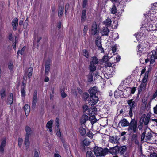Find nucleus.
<instances>
[{"label":"nucleus","instance_id":"f257e3e1","mask_svg":"<svg viewBox=\"0 0 157 157\" xmlns=\"http://www.w3.org/2000/svg\"><path fill=\"white\" fill-rule=\"evenodd\" d=\"M127 150V147L125 146H119L117 145L110 148L109 152L113 155H115L119 153L122 155L124 154Z\"/></svg>","mask_w":157,"mask_h":157},{"label":"nucleus","instance_id":"f03ea898","mask_svg":"<svg viewBox=\"0 0 157 157\" xmlns=\"http://www.w3.org/2000/svg\"><path fill=\"white\" fill-rule=\"evenodd\" d=\"M94 152L95 155L97 156H104L107 154L109 150L107 148L103 149L101 147L95 146L94 148Z\"/></svg>","mask_w":157,"mask_h":157},{"label":"nucleus","instance_id":"7ed1b4c3","mask_svg":"<svg viewBox=\"0 0 157 157\" xmlns=\"http://www.w3.org/2000/svg\"><path fill=\"white\" fill-rule=\"evenodd\" d=\"M149 71H146L142 79V82L138 88V93H140L143 90L145 89L147 82L148 79Z\"/></svg>","mask_w":157,"mask_h":157},{"label":"nucleus","instance_id":"20e7f679","mask_svg":"<svg viewBox=\"0 0 157 157\" xmlns=\"http://www.w3.org/2000/svg\"><path fill=\"white\" fill-rule=\"evenodd\" d=\"M129 124L127 129L128 131L131 133H135L137 128V121L135 119H132Z\"/></svg>","mask_w":157,"mask_h":157},{"label":"nucleus","instance_id":"39448f33","mask_svg":"<svg viewBox=\"0 0 157 157\" xmlns=\"http://www.w3.org/2000/svg\"><path fill=\"white\" fill-rule=\"evenodd\" d=\"M152 132L150 130H145L142 134L141 140H143L144 139L146 141H149L152 137Z\"/></svg>","mask_w":157,"mask_h":157},{"label":"nucleus","instance_id":"423d86ee","mask_svg":"<svg viewBox=\"0 0 157 157\" xmlns=\"http://www.w3.org/2000/svg\"><path fill=\"white\" fill-rule=\"evenodd\" d=\"M98 101L99 98L97 96H90L88 103L90 105L94 106L96 105Z\"/></svg>","mask_w":157,"mask_h":157},{"label":"nucleus","instance_id":"0eeeda50","mask_svg":"<svg viewBox=\"0 0 157 157\" xmlns=\"http://www.w3.org/2000/svg\"><path fill=\"white\" fill-rule=\"evenodd\" d=\"M90 96H96V94L98 93V88L96 86L91 87L88 91Z\"/></svg>","mask_w":157,"mask_h":157},{"label":"nucleus","instance_id":"6e6552de","mask_svg":"<svg viewBox=\"0 0 157 157\" xmlns=\"http://www.w3.org/2000/svg\"><path fill=\"white\" fill-rule=\"evenodd\" d=\"M37 93L36 90L34 91L32 98V107L33 108H35L37 102Z\"/></svg>","mask_w":157,"mask_h":157},{"label":"nucleus","instance_id":"1a4fd4ad","mask_svg":"<svg viewBox=\"0 0 157 157\" xmlns=\"http://www.w3.org/2000/svg\"><path fill=\"white\" fill-rule=\"evenodd\" d=\"M151 52L150 60V64H153L155 62V59H157V50L156 51H153Z\"/></svg>","mask_w":157,"mask_h":157},{"label":"nucleus","instance_id":"9d476101","mask_svg":"<svg viewBox=\"0 0 157 157\" xmlns=\"http://www.w3.org/2000/svg\"><path fill=\"white\" fill-rule=\"evenodd\" d=\"M51 61L50 59L48 60L45 65V75H48L50 71V66L51 65Z\"/></svg>","mask_w":157,"mask_h":157},{"label":"nucleus","instance_id":"9b49d317","mask_svg":"<svg viewBox=\"0 0 157 157\" xmlns=\"http://www.w3.org/2000/svg\"><path fill=\"white\" fill-rule=\"evenodd\" d=\"M119 139L116 136L110 137L109 139V141L113 144H119Z\"/></svg>","mask_w":157,"mask_h":157},{"label":"nucleus","instance_id":"f8f14e48","mask_svg":"<svg viewBox=\"0 0 157 157\" xmlns=\"http://www.w3.org/2000/svg\"><path fill=\"white\" fill-rule=\"evenodd\" d=\"M91 32L92 34L93 35L96 34L98 32L97 24L95 22L92 24Z\"/></svg>","mask_w":157,"mask_h":157},{"label":"nucleus","instance_id":"ddd939ff","mask_svg":"<svg viewBox=\"0 0 157 157\" xmlns=\"http://www.w3.org/2000/svg\"><path fill=\"white\" fill-rule=\"evenodd\" d=\"M110 31L108 29V27H104L102 28L100 31V33L102 36H108Z\"/></svg>","mask_w":157,"mask_h":157},{"label":"nucleus","instance_id":"4468645a","mask_svg":"<svg viewBox=\"0 0 157 157\" xmlns=\"http://www.w3.org/2000/svg\"><path fill=\"white\" fill-rule=\"evenodd\" d=\"M87 17L86 12L85 10H83L82 11L81 21V22L83 23L86 20Z\"/></svg>","mask_w":157,"mask_h":157},{"label":"nucleus","instance_id":"2eb2a0df","mask_svg":"<svg viewBox=\"0 0 157 157\" xmlns=\"http://www.w3.org/2000/svg\"><path fill=\"white\" fill-rule=\"evenodd\" d=\"M121 124L122 127H125L128 126L130 124L127 120L126 119L124 118L121 119L120 121L119 122V124Z\"/></svg>","mask_w":157,"mask_h":157},{"label":"nucleus","instance_id":"dca6fc26","mask_svg":"<svg viewBox=\"0 0 157 157\" xmlns=\"http://www.w3.org/2000/svg\"><path fill=\"white\" fill-rule=\"evenodd\" d=\"M18 19L17 18H15L14 20L12 21L11 24L13 27V30H16L17 28L18 25Z\"/></svg>","mask_w":157,"mask_h":157},{"label":"nucleus","instance_id":"f3484780","mask_svg":"<svg viewBox=\"0 0 157 157\" xmlns=\"http://www.w3.org/2000/svg\"><path fill=\"white\" fill-rule=\"evenodd\" d=\"M25 130L26 134L25 137H26V136H27L28 138H29V136L33 133L32 131L31 130V128L28 126H26L25 127Z\"/></svg>","mask_w":157,"mask_h":157},{"label":"nucleus","instance_id":"a211bd4d","mask_svg":"<svg viewBox=\"0 0 157 157\" xmlns=\"http://www.w3.org/2000/svg\"><path fill=\"white\" fill-rule=\"evenodd\" d=\"M133 99H132L129 100L127 101V104L129 105V108L132 109H134L136 106L135 102L134 101H133Z\"/></svg>","mask_w":157,"mask_h":157},{"label":"nucleus","instance_id":"6ab92c4d","mask_svg":"<svg viewBox=\"0 0 157 157\" xmlns=\"http://www.w3.org/2000/svg\"><path fill=\"white\" fill-rule=\"evenodd\" d=\"M6 144V140L4 139L2 140L0 145V151L1 153H3L4 152V148L5 147Z\"/></svg>","mask_w":157,"mask_h":157},{"label":"nucleus","instance_id":"aec40b11","mask_svg":"<svg viewBox=\"0 0 157 157\" xmlns=\"http://www.w3.org/2000/svg\"><path fill=\"white\" fill-rule=\"evenodd\" d=\"M24 146L25 148L27 150L29 147L30 145V141L29 140V138L26 137H25L24 140Z\"/></svg>","mask_w":157,"mask_h":157},{"label":"nucleus","instance_id":"412c9836","mask_svg":"<svg viewBox=\"0 0 157 157\" xmlns=\"http://www.w3.org/2000/svg\"><path fill=\"white\" fill-rule=\"evenodd\" d=\"M88 119V116L86 115H83L80 120V123L81 124L85 123Z\"/></svg>","mask_w":157,"mask_h":157},{"label":"nucleus","instance_id":"4be33fe9","mask_svg":"<svg viewBox=\"0 0 157 157\" xmlns=\"http://www.w3.org/2000/svg\"><path fill=\"white\" fill-rule=\"evenodd\" d=\"M24 108L25 112V115L26 116H27L29 115L30 111V106L28 104H25L24 106Z\"/></svg>","mask_w":157,"mask_h":157},{"label":"nucleus","instance_id":"5701e85b","mask_svg":"<svg viewBox=\"0 0 157 157\" xmlns=\"http://www.w3.org/2000/svg\"><path fill=\"white\" fill-rule=\"evenodd\" d=\"M103 22L104 24L107 26V27H108L111 26L112 21L110 19L108 18L104 21Z\"/></svg>","mask_w":157,"mask_h":157},{"label":"nucleus","instance_id":"b1692460","mask_svg":"<svg viewBox=\"0 0 157 157\" xmlns=\"http://www.w3.org/2000/svg\"><path fill=\"white\" fill-rule=\"evenodd\" d=\"M151 117V115L148 114L146 116L144 120V124L147 125L148 124Z\"/></svg>","mask_w":157,"mask_h":157},{"label":"nucleus","instance_id":"393cba45","mask_svg":"<svg viewBox=\"0 0 157 157\" xmlns=\"http://www.w3.org/2000/svg\"><path fill=\"white\" fill-rule=\"evenodd\" d=\"M53 121L51 120L48 121L46 124L47 128L49 129V130L50 132H52V124Z\"/></svg>","mask_w":157,"mask_h":157},{"label":"nucleus","instance_id":"a878e982","mask_svg":"<svg viewBox=\"0 0 157 157\" xmlns=\"http://www.w3.org/2000/svg\"><path fill=\"white\" fill-rule=\"evenodd\" d=\"M98 59L96 57H92V61L90 62V63L95 65L98 63Z\"/></svg>","mask_w":157,"mask_h":157},{"label":"nucleus","instance_id":"bb28decb","mask_svg":"<svg viewBox=\"0 0 157 157\" xmlns=\"http://www.w3.org/2000/svg\"><path fill=\"white\" fill-rule=\"evenodd\" d=\"M89 120L92 125L96 123L97 121L96 119L94 116H92L90 117Z\"/></svg>","mask_w":157,"mask_h":157},{"label":"nucleus","instance_id":"cd10ccee","mask_svg":"<svg viewBox=\"0 0 157 157\" xmlns=\"http://www.w3.org/2000/svg\"><path fill=\"white\" fill-rule=\"evenodd\" d=\"M63 12V7L59 6V7L58 16L60 17Z\"/></svg>","mask_w":157,"mask_h":157},{"label":"nucleus","instance_id":"c85d7f7f","mask_svg":"<svg viewBox=\"0 0 157 157\" xmlns=\"http://www.w3.org/2000/svg\"><path fill=\"white\" fill-rule=\"evenodd\" d=\"M10 95L9 97V98H8V103L11 105L12 104L13 101V96L12 94L11 93L10 94Z\"/></svg>","mask_w":157,"mask_h":157},{"label":"nucleus","instance_id":"c756f323","mask_svg":"<svg viewBox=\"0 0 157 157\" xmlns=\"http://www.w3.org/2000/svg\"><path fill=\"white\" fill-rule=\"evenodd\" d=\"M89 69L91 71L94 72L96 70V67L94 64L90 63V65L89 67Z\"/></svg>","mask_w":157,"mask_h":157},{"label":"nucleus","instance_id":"7c9ffc66","mask_svg":"<svg viewBox=\"0 0 157 157\" xmlns=\"http://www.w3.org/2000/svg\"><path fill=\"white\" fill-rule=\"evenodd\" d=\"M79 132L82 135H84L86 134V132L85 129L82 127H80Z\"/></svg>","mask_w":157,"mask_h":157},{"label":"nucleus","instance_id":"2f4dec72","mask_svg":"<svg viewBox=\"0 0 157 157\" xmlns=\"http://www.w3.org/2000/svg\"><path fill=\"white\" fill-rule=\"evenodd\" d=\"M96 45L98 48L102 50H103V48L102 47V45L101 42L99 40H97L96 41Z\"/></svg>","mask_w":157,"mask_h":157},{"label":"nucleus","instance_id":"473e14b6","mask_svg":"<svg viewBox=\"0 0 157 157\" xmlns=\"http://www.w3.org/2000/svg\"><path fill=\"white\" fill-rule=\"evenodd\" d=\"M89 97H90V95L88 93L85 92L83 94L82 98L84 100H86Z\"/></svg>","mask_w":157,"mask_h":157},{"label":"nucleus","instance_id":"72a5a7b5","mask_svg":"<svg viewBox=\"0 0 157 157\" xmlns=\"http://www.w3.org/2000/svg\"><path fill=\"white\" fill-rule=\"evenodd\" d=\"M25 48L24 47L21 50H19L17 53V56L18 57L19 54H20L22 55L24 53L25 50Z\"/></svg>","mask_w":157,"mask_h":157},{"label":"nucleus","instance_id":"f704fd0d","mask_svg":"<svg viewBox=\"0 0 157 157\" xmlns=\"http://www.w3.org/2000/svg\"><path fill=\"white\" fill-rule=\"evenodd\" d=\"M147 100L148 97H144L143 98L142 100V102L143 104V105L144 106L146 105Z\"/></svg>","mask_w":157,"mask_h":157},{"label":"nucleus","instance_id":"c9c22d12","mask_svg":"<svg viewBox=\"0 0 157 157\" xmlns=\"http://www.w3.org/2000/svg\"><path fill=\"white\" fill-rule=\"evenodd\" d=\"M86 157H95L92 152L90 151H88L86 153Z\"/></svg>","mask_w":157,"mask_h":157},{"label":"nucleus","instance_id":"e433bc0d","mask_svg":"<svg viewBox=\"0 0 157 157\" xmlns=\"http://www.w3.org/2000/svg\"><path fill=\"white\" fill-rule=\"evenodd\" d=\"M0 96L2 99H3L6 96L5 91L4 89H2L0 91Z\"/></svg>","mask_w":157,"mask_h":157},{"label":"nucleus","instance_id":"4c0bfd02","mask_svg":"<svg viewBox=\"0 0 157 157\" xmlns=\"http://www.w3.org/2000/svg\"><path fill=\"white\" fill-rule=\"evenodd\" d=\"M88 82H92L93 80V76L92 74H89L88 76Z\"/></svg>","mask_w":157,"mask_h":157},{"label":"nucleus","instance_id":"58836bf2","mask_svg":"<svg viewBox=\"0 0 157 157\" xmlns=\"http://www.w3.org/2000/svg\"><path fill=\"white\" fill-rule=\"evenodd\" d=\"M83 144L86 146H88L89 145L90 142V140L87 139H85L83 141Z\"/></svg>","mask_w":157,"mask_h":157},{"label":"nucleus","instance_id":"ea45409f","mask_svg":"<svg viewBox=\"0 0 157 157\" xmlns=\"http://www.w3.org/2000/svg\"><path fill=\"white\" fill-rule=\"evenodd\" d=\"M111 13L113 14H115L117 13V10L116 7L115 5H113V7L111 9Z\"/></svg>","mask_w":157,"mask_h":157},{"label":"nucleus","instance_id":"a19ab883","mask_svg":"<svg viewBox=\"0 0 157 157\" xmlns=\"http://www.w3.org/2000/svg\"><path fill=\"white\" fill-rule=\"evenodd\" d=\"M25 88H21V95L24 97H25Z\"/></svg>","mask_w":157,"mask_h":157},{"label":"nucleus","instance_id":"79ce46f5","mask_svg":"<svg viewBox=\"0 0 157 157\" xmlns=\"http://www.w3.org/2000/svg\"><path fill=\"white\" fill-rule=\"evenodd\" d=\"M88 30V27L87 26L85 25L83 30V34L84 36L86 35L87 32Z\"/></svg>","mask_w":157,"mask_h":157},{"label":"nucleus","instance_id":"37998d69","mask_svg":"<svg viewBox=\"0 0 157 157\" xmlns=\"http://www.w3.org/2000/svg\"><path fill=\"white\" fill-rule=\"evenodd\" d=\"M83 52L84 56L86 58H88L89 57L88 52L86 50H83Z\"/></svg>","mask_w":157,"mask_h":157},{"label":"nucleus","instance_id":"c03bdc74","mask_svg":"<svg viewBox=\"0 0 157 157\" xmlns=\"http://www.w3.org/2000/svg\"><path fill=\"white\" fill-rule=\"evenodd\" d=\"M117 45L116 44H115L113 45V46H112V50L113 53L116 52V48L117 47Z\"/></svg>","mask_w":157,"mask_h":157},{"label":"nucleus","instance_id":"a18cd8bd","mask_svg":"<svg viewBox=\"0 0 157 157\" xmlns=\"http://www.w3.org/2000/svg\"><path fill=\"white\" fill-rule=\"evenodd\" d=\"M13 63L12 62H10L8 63V68L11 71L13 70Z\"/></svg>","mask_w":157,"mask_h":157},{"label":"nucleus","instance_id":"49530a36","mask_svg":"<svg viewBox=\"0 0 157 157\" xmlns=\"http://www.w3.org/2000/svg\"><path fill=\"white\" fill-rule=\"evenodd\" d=\"M146 117V115L145 114L142 115L140 118V123H143Z\"/></svg>","mask_w":157,"mask_h":157},{"label":"nucleus","instance_id":"de8ad7c7","mask_svg":"<svg viewBox=\"0 0 157 157\" xmlns=\"http://www.w3.org/2000/svg\"><path fill=\"white\" fill-rule=\"evenodd\" d=\"M23 142V140L21 138H19L18 140V144L19 146L21 147Z\"/></svg>","mask_w":157,"mask_h":157},{"label":"nucleus","instance_id":"09e8293b","mask_svg":"<svg viewBox=\"0 0 157 157\" xmlns=\"http://www.w3.org/2000/svg\"><path fill=\"white\" fill-rule=\"evenodd\" d=\"M124 82H122L120 84L118 88V90H119L120 91H121L123 89V86L124 85Z\"/></svg>","mask_w":157,"mask_h":157},{"label":"nucleus","instance_id":"8fccbe9b","mask_svg":"<svg viewBox=\"0 0 157 157\" xmlns=\"http://www.w3.org/2000/svg\"><path fill=\"white\" fill-rule=\"evenodd\" d=\"M87 0H83L82 2V7L85 8L87 4Z\"/></svg>","mask_w":157,"mask_h":157},{"label":"nucleus","instance_id":"3c124183","mask_svg":"<svg viewBox=\"0 0 157 157\" xmlns=\"http://www.w3.org/2000/svg\"><path fill=\"white\" fill-rule=\"evenodd\" d=\"M142 48H141V46L140 44L138 45L137 46V51L138 52H141Z\"/></svg>","mask_w":157,"mask_h":157},{"label":"nucleus","instance_id":"603ef678","mask_svg":"<svg viewBox=\"0 0 157 157\" xmlns=\"http://www.w3.org/2000/svg\"><path fill=\"white\" fill-rule=\"evenodd\" d=\"M144 106L145 107V109L146 110H149L151 106L150 102L147 105V104L146 106Z\"/></svg>","mask_w":157,"mask_h":157},{"label":"nucleus","instance_id":"864d4df0","mask_svg":"<svg viewBox=\"0 0 157 157\" xmlns=\"http://www.w3.org/2000/svg\"><path fill=\"white\" fill-rule=\"evenodd\" d=\"M133 110V109L130 108V110H129V115L130 117L131 118H132L133 116V113H132Z\"/></svg>","mask_w":157,"mask_h":157},{"label":"nucleus","instance_id":"5fc2aeb1","mask_svg":"<svg viewBox=\"0 0 157 157\" xmlns=\"http://www.w3.org/2000/svg\"><path fill=\"white\" fill-rule=\"evenodd\" d=\"M93 135L91 132L89 131L87 133V136L89 137L92 138Z\"/></svg>","mask_w":157,"mask_h":157},{"label":"nucleus","instance_id":"6e6d98bb","mask_svg":"<svg viewBox=\"0 0 157 157\" xmlns=\"http://www.w3.org/2000/svg\"><path fill=\"white\" fill-rule=\"evenodd\" d=\"M114 93V96L116 98H118L120 97V94H119L118 92L117 91H115Z\"/></svg>","mask_w":157,"mask_h":157},{"label":"nucleus","instance_id":"4d7b16f0","mask_svg":"<svg viewBox=\"0 0 157 157\" xmlns=\"http://www.w3.org/2000/svg\"><path fill=\"white\" fill-rule=\"evenodd\" d=\"M61 96L63 98H65L67 96L66 94L64 92V91L63 90L61 91Z\"/></svg>","mask_w":157,"mask_h":157},{"label":"nucleus","instance_id":"13d9d810","mask_svg":"<svg viewBox=\"0 0 157 157\" xmlns=\"http://www.w3.org/2000/svg\"><path fill=\"white\" fill-rule=\"evenodd\" d=\"M82 108L84 111H85L88 109V107L87 105H83Z\"/></svg>","mask_w":157,"mask_h":157},{"label":"nucleus","instance_id":"bf43d9fd","mask_svg":"<svg viewBox=\"0 0 157 157\" xmlns=\"http://www.w3.org/2000/svg\"><path fill=\"white\" fill-rule=\"evenodd\" d=\"M131 93L132 94H134L136 90V89L135 87L130 88Z\"/></svg>","mask_w":157,"mask_h":157},{"label":"nucleus","instance_id":"052dcab7","mask_svg":"<svg viewBox=\"0 0 157 157\" xmlns=\"http://www.w3.org/2000/svg\"><path fill=\"white\" fill-rule=\"evenodd\" d=\"M143 124L140 123V124H139L138 126V128L140 130H141L143 128Z\"/></svg>","mask_w":157,"mask_h":157},{"label":"nucleus","instance_id":"680f3d73","mask_svg":"<svg viewBox=\"0 0 157 157\" xmlns=\"http://www.w3.org/2000/svg\"><path fill=\"white\" fill-rule=\"evenodd\" d=\"M153 110L154 113L157 114V104L153 108Z\"/></svg>","mask_w":157,"mask_h":157},{"label":"nucleus","instance_id":"e2e57ef3","mask_svg":"<svg viewBox=\"0 0 157 157\" xmlns=\"http://www.w3.org/2000/svg\"><path fill=\"white\" fill-rule=\"evenodd\" d=\"M34 157H39V154L37 151H35Z\"/></svg>","mask_w":157,"mask_h":157},{"label":"nucleus","instance_id":"0e129e2a","mask_svg":"<svg viewBox=\"0 0 157 157\" xmlns=\"http://www.w3.org/2000/svg\"><path fill=\"white\" fill-rule=\"evenodd\" d=\"M56 125L57 127H59V119L57 118H56Z\"/></svg>","mask_w":157,"mask_h":157},{"label":"nucleus","instance_id":"69168bd1","mask_svg":"<svg viewBox=\"0 0 157 157\" xmlns=\"http://www.w3.org/2000/svg\"><path fill=\"white\" fill-rule=\"evenodd\" d=\"M150 157H157V154L155 153H154L150 155Z\"/></svg>","mask_w":157,"mask_h":157},{"label":"nucleus","instance_id":"338daca9","mask_svg":"<svg viewBox=\"0 0 157 157\" xmlns=\"http://www.w3.org/2000/svg\"><path fill=\"white\" fill-rule=\"evenodd\" d=\"M33 71V68L31 67L29 68L27 71V73H32Z\"/></svg>","mask_w":157,"mask_h":157},{"label":"nucleus","instance_id":"774afa93","mask_svg":"<svg viewBox=\"0 0 157 157\" xmlns=\"http://www.w3.org/2000/svg\"><path fill=\"white\" fill-rule=\"evenodd\" d=\"M9 39L11 41H13V38L12 36V34H10L9 35Z\"/></svg>","mask_w":157,"mask_h":157}]
</instances>
